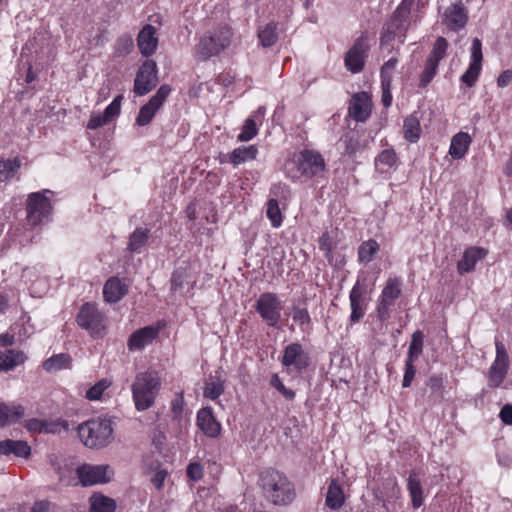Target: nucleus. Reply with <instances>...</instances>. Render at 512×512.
<instances>
[{
  "label": "nucleus",
  "mask_w": 512,
  "mask_h": 512,
  "mask_svg": "<svg viewBox=\"0 0 512 512\" xmlns=\"http://www.w3.org/2000/svg\"><path fill=\"white\" fill-rule=\"evenodd\" d=\"M259 486L264 498L276 506H286L296 497L294 484L283 473L269 469L260 474Z\"/></svg>",
  "instance_id": "1"
},
{
  "label": "nucleus",
  "mask_w": 512,
  "mask_h": 512,
  "mask_svg": "<svg viewBox=\"0 0 512 512\" xmlns=\"http://www.w3.org/2000/svg\"><path fill=\"white\" fill-rule=\"evenodd\" d=\"M78 435L86 447L92 449L104 448L113 439L112 422L106 417L90 419L79 425Z\"/></svg>",
  "instance_id": "2"
},
{
  "label": "nucleus",
  "mask_w": 512,
  "mask_h": 512,
  "mask_svg": "<svg viewBox=\"0 0 512 512\" xmlns=\"http://www.w3.org/2000/svg\"><path fill=\"white\" fill-rule=\"evenodd\" d=\"M131 389L135 408L138 411L149 409L154 405L158 392L161 389L158 373L155 371L138 373Z\"/></svg>",
  "instance_id": "3"
},
{
  "label": "nucleus",
  "mask_w": 512,
  "mask_h": 512,
  "mask_svg": "<svg viewBox=\"0 0 512 512\" xmlns=\"http://www.w3.org/2000/svg\"><path fill=\"white\" fill-rule=\"evenodd\" d=\"M285 167L293 179H299L301 176L314 177L325 170V161L319 152L305 149L294 154Z\"/></svg>",
  "instance_id": "4"
},
{
  "label": "nucleus",
  "mask_w": 512,
  "mask_h": 512,
  "mask_svg": "<svg viewBox=\"0 0 512 512\" xmlns=\"http://www.w3.org/2000/svg\"><path fill=\"white\" fill-rule=\"evenodd\" d=\"M233 37L229 26H220L202 36L195 47L197 59L206 61L228 48Z\"/></svg>",
  "instance_id": "5"
},
{
  "label": "nucleus",
  "mask_w": 512,
  "mask_h": 512,
  "mask_svg": "<svg viewBox=\"0 0 512 512\" xmlns=\"http://www.w3.org/2000/svg\"><path fill=\"white\" fill-rule=\"evenodd\" d=\"M47 194L50 190L34 192L28 195L26 200L27 221L32 226L40 225L52 213V205Z\"/></svg>",
  "instance_id": "6"
},
{
  "label": "nucleus",
  "mask_w": 512,
  "mask_h": 512,
  "mask_svg": "<svg viewBox=\"0 0 512 512\" xmlns=\"http://www.w3.org/2000/svg\"><path fill=\"white\" fill-rule=\"evenodd\" d=\"M282 303L277 294L272 292L262 293L256 301L255 310L261 319L272 328H279L282 316Z\"/></svg>",
  "instance_id": "7"
},
{
  "label": "nucleus",
  "mask_w": 512,
  "mask_h": 512,
  "mask_svg": "<svg viewBox=\"0 0 512 512\" xmlns=\"http://www.w3.org/2000/svg\"><path fill=\"white\" fill-rule=\"evenodd\" d=\"M447 40L439 36L436 38L433 48L425 61V66L420 74L419 87L426 88L435 77L439 63L445 58L448 49Z\"/></svg>",
  "instance_id": "8"
},
{
  "label": "nucleus",
  "mask_w": 512,
  "mask_h": 512,
  "mask_svg": "<svg viewBox=\"0 0 512 512\" xmlns=\"http://www.w3.org/2000/svg\"><path fill=\"white\" fill-rule=\"evenodd\" d=\"M77 323L87 330L93 338H100L104 335V315L93 303H85L81 306L77 315Z\"/></svg>",
  "instance_id": "9"
},
{
  "label": "nucleus",
  "mask_w": 512,
  "mask_h": 512,
  "mask_svg": "<svg viewBox=\"0 0 512 512\" xmlns=\"http://www.w3.org/2000/svg\"><path fill=\"white\" fill-rule=\"evenodd\" d=\"M496 357L487 372L488 386L490 388H498L502 385L509 369V356L505 345L495 342Z\"/></svg>",
  "instance_id": "10"
},
{
  "label": "nucleus",
  "mask_w": 512,
  "mask_h": 512,
  "mask_svg": "<svg viewBox=\"0 0 512 512\" xmlns=\"http://www.w3.org/2000/svg\"><path fill=\"white\" fill-rule=\"evenodd\" d=\"M77 476L82 486H92L107 483L113 476V470L109 465L83 464L77 468Z\"/></svg>",
  "instance_id": "11"
},
{
  "label": "nucleus",
  "mask_w": 512,
  "mask_h": 512,
  "mask_svg": "<svg viewBox=\"0 0 512 512\" xmlns=\"http://www.w3.org/2000/svg\"><path fill=\"white\" fill-rule=\"evenodd\" d=\"M401 280L398 278H389L382 290L380 300L377 304V314L381 321L390 317V308L401 295Z\"/></svg>",
  "instance_id": "12"
},
{
  "label": "nucleus",
  "mask_w": 512,
  "mask_h": 512,
  "mask_svg": "<svg viewBox=\"0 0 512 512\" xmlns=\"http://www.w3.org/2000/svg\"><path fill=\"white\" fill-rule=\"evenodd\" d=\"M157 83V64L154 60H146L136 75L134 92L138 96H143L155 88Z\"/></svg>",
  "instance_id": "13"
},
{
  "label": "nucleus",
  "mask_w": 512,
  "mask_h": 512,
  "mask_svg": "<svg viewBox=\"0 0 512 512\" xmlns=\"http://www.w3.org/2000/svg\"><path fill=\"white\" fill-rule=\"evenodd\" d=\"M468 10L462 2H457L445 8L441 23L451 31L458 32L465 28L468 22Z\"/></svg>",
  "instance_id": "14"
},
{
  "label": "nucleus",
  "mask_w": 512,
  "mask_h": 512,
  "mask_svg": "<svg viewBox=\"0 0 512 512\" xmlns=\"http://www.w3.org/2000/svg\"><path fill=\"white\" fill-rule=\"evenodd\" d=\"M171 92L168 85H162L154 96L151 97L148 103L141 107L139 114L136 118V123L139 126H145L150 123L158 109L163 105L166 98Z\"/></svg>",
  "instance_id": "15"
},
{
  "label": "nucleus",
  "mask_w": 512,
  "mask_h": 512,
  "mask_svg": "<svg viewBox=\"0 0 512 512\" xmlns=\"http://www.w3.org/2000/svg\"><path fill=\"white\" fill-rule=\"evenodd\" d=\"M367 39L359 37L345 56V66L352 73H359L364 68L365 57L368 51Z\"/></svg>",
  "instance_id": "16"
},
{
  "label": "nucleus",
  "mask_w": 512,
  "mask_h": 512,
  "mask_svg": "<svg viewBox=\"0 0 512 512\" xmlns=\"http://www.w3.org/2000/svg\"><path fill=\"white\" fill-rule=\"evenodd\" d=\"M365 295V284L361 283L360 280H357L349 294L351 308L350 322L352 324L359 322L365 316L367 309Z\"/></svg>",
  "instance_id": "17"
},
{
  "label": "nucleus",
  "mask_w": 512,
  "mask_h": 512,
  "mask_svg": "<svg viewBox=\"0 0 512 512\" xmlns=\"http://www.w3.org/2000/svg\"><path fill=\"white\" fill-rule=\"evenodd\" d=\"M372 103L367 92H359L352 96L348 108L349 116L357 122H364L371 114Z\"/></svg>",
  "instance_id": "18"
},
{
  "label": "nucleus",
  "mask_w": 512,
  "mask_h": 512,
  "mask_svg": "<svg viewBox=\"0 0 512 512\" xmlns=\"http://www.w3.org/2000/svg\"><path fill=\"white\" fill-rule=\"evenodd\" d=\"M282 364L285 367L293 366L297 370H303L309 365V357L303 350L301 344L292 343L286 346L284 350Z\"/></svg>",
  "instance_id": "19"
},
{
  "label": "nucleus",
  "mask_w": 512,
  "mask_h": 512,
  "mask_svg": "<svg viewBox=\"0 0 512 512\" xmlns=\"http://www.w3.org/2000/svg\"><path fill=\"white\" fill-rule=\"evenodd\" d=\"M158 333L159 329L154 326H146L134 331L128 339V349L130 351H141L153 342Z\"/></svg>",
  "instance_id": "20"
},
{
  "label": "nucleus",
  "mask_w": 512,
  "mask_h": 512,
  "mask_svg": "<svg viewBox=\"0 0 512 512\" xmlns=\"http://www.w3.org/2000/svg\"><path fill=\"white\" fill-rule=\"evenodd\" d=\"M156 32V28L150 24H146L140 30L137 36V44L143 56H151L156 51L158 46Z\"/></svg>",
  "instance_id": "21"
},
{
  "label": "nucleus",
  "mask_w": 512,
  "mask_h": 512,
  "mask_svg": "<svg viewBox=\"0 0 512 512\" xmlns=\"http://www.w3.org/2000/svg\"><path fill=\"white\" fill-rule=\"evenodd\" d=\"M197 426L208 437L214 438L220 434L221 425L215 419L211 408H202L197 413Z\"/></svg>",
  "instance_id": "22"
},
{
  "label": "nucleus",
  "mask_w": 512,
  "mask_h": 512,
  "mask_svg": "<svg viewBox=\"0 0 512 512\" xmlns=\"http://www.w3.org/2000/svg\"><path fill=\"white\" fill-rule=\"evenodd\" d=\"M487 255V250L481 247H470L464 251L463 257L457 264L459 274L463 275L474 270L476 263Z\"/></svg>",
  "instance_id": "23"
},
{
  "label": "nucleus",
  "mask_w": 512,
  "mask_h": 512,
  "mask_svg": "<svg viewBox=\"0 0 512 512\" xmlns=\"http://www.w3.org/2000/svg\"><path fill=\"white\" fill-rule=\"evenodd\" d=\"M128 293V287L118 277L109 278L103 287V296L108 303L119 302Z\"/></svg>",
  "instance_id": "24"
},
{
  "label": "nucleus",
  "mask_w": 512,
  "mask_h": 512,
  "mask_svg": "<svg viewBox=\"0 0 512 512\" xmlns=\"http://www.w3.org/2000/svg\"><path fill=\"white\" fill-rule=\"evenodd\" d=\"M28 359L21 350L8 349L0 351V371H9L23 364Z\"/></svg>",
  "instance_id": "25"
},
{
  "label": "nucleus",
  "mask_w": 512,
  "mask_h": 512,
  "mask_svg": "<svg viewBox=\"0 0 512 512\" xmlns=\"http://www.w3.org/2000/svg\"><path fill=\"white\" fill-rule=\"evenodd\" d=\"M31 453V448L26 441L22 440H4L0 442V454H13L17 457L27 458Z\"/></svg>",
  "instance_id": "26"
},
{
  "label": "nucleus",
  "mask_w": 512,
  "mask_h": 512,
  "mask_svg": "<svg viewBox=\"0 0 512 512\" xmlns=\"http://www.w3.org/2000/svg\"><path fill=\"white\" fill-rule=\"evenodd\" d=\"M375 169L380 173H390L397 168L398 156L393 149H385L375 158Z\"/></svg>",
  "instance_id": "27"
},
{
  "label": "nucleus",
  "mask_w": 512,
  "mask_h": 512,
  "mask_svg": "<svg viewBox=\"0 0 512 512\" xmlns=\"http://www.w3.org/2000/svg\"><path fill=\"white\" fill-rule=\"evenodd\" d=\"M471 137L468 133L459 132L452 137L449 154L453 159L463 158L470 146Z\"/></svg>",
  "instance_id": "28"
},
{
  "label": "nucleus",
  "mask_w": 512,
  "mask_h": 512,
  "mask_svg": "<svg viewBox=\"0 0 512 512\" xmlns=\"http://www.w3.org/2000/svg\"><path fill=\"white\" fill-rule=\"evenodd\" d=\"M24 407L20 404L9 405L0 403V427L16 422L24 416Z\"/></svg>",
  "instance_id": "29"
},
{
  "label": "nucleus",
  "mask_w": 512,
  "mask_h": 512,
  "mask_svg": "<svg viewBox=\"0 0 512 512\" xmlns=\"http://www.w3.org/2000/svg\"><path fill=\"white\" fill-rule=\"evenodd\" d=\"M72 365V358L67 353H60L46 359L42 366L43 369L49 373L57 372L62 369H70Z\"/></svg>",
  "instance_id": "30"
},
{
  "label": "nucleus",
  "mask_w": 512,
  "mask_h": 512,
  "mask_svg": "<svg viewBox=\"0 0 512 512\" xmlns=\"http://www.w3.org/2000/svg\"><path fill=\"white\" fill-rule=\"evenodd\" d=\"M90 512H114L116 502L103 494H93L90 499Z\"/></svg>",
  "instance_id": "31"
},
{
  "label": "nucleus",
  "mask_w": 512,
  "mask_h": 512,
  "mask_svg": "<svg viewBox=\"0 0 512 512\" xmlns=\"http://www.w3.org/2000/svg\"><path fill=\"white\" fill-rule=\"evenodd\" d=\"M422 129L417 117L410 115L404 119L403 133L404 138L410 142L415 143L419 140Z\"/></svg>",
  "instance_id": "32"
},
{
  "label": "nucleus",
  "mask_w": 512,
  "mask_h": 512,
  "mask_svg": "<svg viewBox=\"0 0 512 512\" xmlns=\"http://www.w3.org/2000/svg\"><path fill=\"white\" fill-rule=\"evenodd\" d=\"M257 152L258 150L254 145L238 147L231 152L229 156L230 162L234 166H238L246 161L255 159Z\"/></svg>",
  "instance_id": "33"
},
{
  "label": "nucleus",
  "mask_w": 512,
  "mask_h": 512,
  "mask_svg": "<svg viewBox=\"0 0 512 512\" xmlns=\"http://www.w3.org/2000/svg\"><path fill=\"white\" fill-rule=\"evenodd\" d=\"M325 502L326 505L333 510L339 509L344 503L343 490L334 479L328 486Z\"/></svg>",
  "instance_id": "34"
},
{
  "label": "nucleus",
  "mask_w": 512,
  "mask_h": 512,
  "mask_svg": "<svg viewBox=\"0 0 512 512\" xmlns=\"http://www.w3.org/2000/svg\"><path fill=\"white\" fill-rule=\"evenodd\" d=\"M414 508H419L423 504V491L420 480L415 472L410 473L407 485Z\"/></svg>",
  "instance_id": "35"
},
{
  "label": "nucleus",
  "mask_w": 512,
  "mask_h": 512,
  "mask_svg": "<svg viewBox=\"0 0 512 512\" xmlns=\"http://www.w3.org/2000/svg\"><path fill=\"white\" fill-rule=\"evenodd\" d=\"M224 392V381L219 375L211 376L205 383L203 395L211 400L217 399Z\"/></svg>",
  "instance_id": "36"
},
{
  "label": "nucleus",
  "mask_w": 512,
  "mask_h": 512,
  "mask_svg": "<svg viewBox=\"0 0 512 512\" xmlns=\"http://www.w3.org/2000/svg\"><path fill=\"white\" fill-rule=\"evenodd\" d=\"M260 44L264 48L273 46L278 41L277 26L271 22L258 31Z\"/></svg>",
  "instance_id": "37"
},
{
  "label": "nucleus",
  "mask_w": 512,
  "mask_h": 512,
  "mask_svg": "<svg viewBox=\"0 0 512 512\" xmlns=\"http://www.w3.org/2000/svg\"><path fill=\"white\" fill-rule=\"evenodd\" d=\"M379 251V244L374 239L363 242L358 248L360 262L369 263Z\"/></svg>",
  "instance_id": "38"
},
{
  "label": "nucleus",
  "mask_w": 512,
  "mask_h": 512,
  "mask_svg": "<svg viewBox=\"0 0 512 512\" xmlns=\"http://www.w3.org/2000/svg\"><path fill=\"white\" fill-rule=\"evenodd\" d=\"M149 230L146 228H137L129 238L128 249L131 252H140L141 248L147 243Z\"/></svg>",
  "instance_id": "39"
},
{
  "label": "nucleus",
  "mask_w": 512,
  "mask_h": 512,
  "mask_svg": "<svg viewBox=\"0 0 512 512\" xmlns=\"http://www.w3.org/2000/svg\"><path fill=\"white\" fill-rule=\"evenodd\" d=\"M424 335L421 331L417 330L412 334L411 342L408 349L407 360L415 361L422 353Z\"/></svg>",
  "instance_id": "40"
},
{
  "label": "nucleus",
  "mask_w": 512,
  "mask_h": 512,
  "mask_svg": "<svg viewBox=\"0 0 512 512\" xmlns=\"http://www.w3.org/2000/svg\"><path fill=\"white\" fill-rule=\"evenodd\" d=\"M112 385V381L108 378H103L98 381L95 385L90 387L86 392V398L90 401L100 400L103 393Z\"/></svg>",
  "instance_id": "41"
},
{
  "label": "nucleus",
  "mask_w": 512,
  "mask_h": 512,
  "mask_svg": "<svg viewBox=\"0 0 512 512\" xmlns=\"http://www.w3.org/2000/svg\"><path fill=\"white\" fill-rule=\"evenodd\" d=\"M267 217L273 227L278 228L282 224V214L276 199H270L267 203Z\"/></svg>",
  "instance_id": "42"
},
{
  "label": "nucleus",
  "mask_w": 512,
  "mask_h": 512,
  "mask_svg": "<svg viewBox=\"0 0 512 512\" xmlns=\"http://www.w3.org/2000/svg\"><path fill=\"white\" fill-rule=\"evenodd\" d=\"M20 161L18 159H8L6 161H0V179L7 180L11 178L14 173L20 167Z\"/></svg>",
  "instance_id": "43"
},
{
  "label": "nucleus",
  "mask_w": 512,
  "mask_h": 512,
  "mask_svg": "<svg viewBox=\"0 0 512 512\" xmlns=\"http://www.w3.org/2000/svg\"><path fill=\"white\" fill-rule=\"evenodd\" d=\"M188 278V269L186 266H179L172 274L171 289L174 291L181 290L184 282Z\"/></svg>",
  "instance_id": "44"
},
{
  "label": "nucleus",
  "mask_w": 512,
  "mask_h": 512,
  "mask_svg": "<svg viewBox=\"0 0 512 512\" xmlns=\"http://www.w3.org/2000/svg\"><path fill=\"white\" fill-rule=\"evenodd\" d=\"M258 133L257 124L253 118L246 119L241 133L238 135L237 139L239 141H249L254 138Z\"/></svg>",
  "instance_id": "45"
},
{
  "label": "nucleus",
  "mask_w": 512,
  "mask_h": 512,
  "mask_svg": "<svg viewBox=\"0 0 512 512\" xmlns=\"http://www.w3.org/2000/svg\"><path fill=\"white\" fill-rule=\"evenodd\" d=\"M293 320L300 325L302 329L309 326L311 323V317L306 308L300 306L292 307Z\"/></svg>",
  "instance_id": "46"
},
{
  "label": "nucleus",
  "mask_w": 512,
  "mask_h": 512,
  "mask_svg": "<svg viewBox=\"0 0 512 512\" xmlns=\"http://www.w3.org/2000/svg\"><path fill=\"white\" fill-rule=\"evenodd\" d=\"M481 69L482 66L470 63L466 72L461 76V81L468 87L474 86L480 75Z\"/></svg>",
  "instance_id": "47"
},
{
  "label": "nucleus",
  "mask_w": 512,
  "mask_h": 512,
  "mask_svg": "<svg viewBox=\"0 0 512 512\" xmlns=\"http://www.w3.org/2000/svg\"><path fill=\"white\" fill-rule=\"evenodd\" d=\"M122 98H123L122 95H118L117 97L114 98V100L104 110L103 114L109 122L112 121L113 119H115L119 115L120 109H121Z\"/></svg>",
  "instance_id": "48"
},
{
  "label": "nucleus",
  "mask_w": 512,
  "mask_h": 512,
  "mask_svg": "<svg viewBox=\"0 0 512 512\" xmlns=\"http://www.w3.org/2000/svg\"><path fill=\"white\" fill-rule=\"evenodd\" d=\"M183 409H184V398L181 394H179L171 402V413H172L173 419L178 421L179 423L183 419Z\"/></svg>",
  "instance_id": "49"
},
{
  "label": "nucleus",
  "mask_w": 512,
  "mask_h": 512,
  "mask_svg": "<svg viewBox=\"0 0 512 512\" xmlns=\"http://www.w3.org/2000/svg\"><path fill=\"white\" fill-rule=\"evenodd\" d=\"M271 385L277 389L281 395L287 400H293L295 397V392L292 389L285 387L282 383L281 379L277 374H274L271 378Z\"/></svg>",
  "instance_id": "50"
},
{
  "label": "nucleus",
  "mask_w": 512,
  "mask_h": 512,
  "mask_svg": "<svg viewBox=\"0 0 512 512\" xmlns=\"http://www.w3.org/2000/svg\"><path fill=\"white\" fill-rule=\"evenodd\" d=\"M470 50H471L470 63L482 66L483 55H482V43H481L480 39L474 38L472 40V45H471Z\"/></svg>",
  "instance_id": "51"
},
{
  "label": "nucleus",
  "mask_w": 512,
  "mask_h": 512,
  "mask_svg": "<svg viewBox=\"0 0 512 512\" xmlns=\"http://www.w3.org/2000/svg\"><path fill=\"white\" fill-rule=\"evenodd\" d=\"M345 152L349 155L356 153L359 150L360 143L358 137L354 133H348L344 136Z\"/></svg>",
  "instance_id": "52"
},
{
  "label": "nucleus",
  "mask_w": 512,
  "mask_h": 512,
  "mask_svg": "<svg viewBox=\"0 0 512 512\" xmlns=\"http://www.w3.org/2000/svg\"><path fill=\"white\" fill-rule=\"evenodd\" d=\"M319 248L324 252L325 257L330 260L332 258V237L329 232H325L319 238Z\"/></svg>",
  "instance_id": "53"
},
{
  "label": "nucleus",
  "mask_w": 512,
  "mask_h": 512,
  "mask_svg": "<svg viewBox=\"0 0 512 512\" xmlns=\"http://www.w3.org/2000/svg\"><path fill=\"white\" fill-rule=\"evenodd\" d=\"M109 123L104 114H100L99 112H92L90 115V119L87 124V128L91 130H95L105 124Z\"/></svg>",
  "instance_id": "54"
},
{
  "label": "nucleus",
  "mask_w": 512,
  "mask_h": 512,
  "mask_svg": "<svg viewBox=\"0 0 512 512\" xmlns=\"http://www.w3.org/2000/svg\"><path fill=\"white\" fill-rule=\"evenodd\" d=\"M414 361L406 360L405 363V373L402 381L403 387H409L414 379L416 370L413 365Z\"/></svg>",
  "instance_id": "55"
},
{
  "label": "nucleus",
  "mask_w": 512,
  "mask_h": 512,
  "mask_svg": "<svg viewBox=\"0 0 512 512\" xmlns=\"http://www.w3.org/2000/svg\"><path fill=\"white\" fill-rule=\"evenodd\" d=\"M397 62V58H391L384 63L381 68V81L386 80V78H388L389 81L392 80V72L395 69Z\"/></svg>",
  "instance_id": "56"
},
{
  "label": "nucleus",
  "mask_w": 512,
  "mask_h": 512,
  "mask_svg": "<svg viewBox=\"0 0 512 512\" xmlns=\"http://www.w3.org/2000/svg\"><path fill=\"white\" fill-rule=\"evenodd\" d=\"M391 81L388 78L386 80L381 81L382 87V103L385 107H389L392 104V95L390 92Z\"/></svg>",
  "instance_id": "57"
},
{
  "label": "nucleus",
  "mask_w": 512,
  "mask_h": 512,
  "mask_svg": "<svg viewBox=\"0 0 512 512\" xmlns=\"http://www.w3.org/2000/svg\"><path fill=\"white\" fill-rule=\"evenodd\" d=\"M187 475L193 481H198L203 476V468L199 463H190L187 467Z\"/></svg>",
  "instance_id": "58"
},
{
  "label": "nucleus",
  "mask_w": 512,
  "mask_h": 512,
  "mask_svg": "<svg viewBox=\"0 0 512 512\" xmlns=\"http://www.w3.org/2000/svg\"><path fill=\"white\" fill-rule=\"evenodd\" d=\"M428 386L433 393L442 394L444 389L443 379L440 376H431L429 378Z\"/></svg>",
  "instance_id": "59"
},
{
  "label": "nucleus",
  "mask_w": 512,
  "mask_h": 512,
  "mask_svg": "<svg viewBox=\"0 0 512 512\" xmlns=\"http://www.w3.org/2000/svg\"><path fill=\"white\" fill-rule=\"evenodd\" d=\"M501 421L506 425H512V404L504 405L499 413Z\"/></svg>",
  "instance_id": "60"
},
{
  "label": "nucleus",
  "mask_w": 512,
  "mask_h": 512,
  "mask_svg": "<svg viewBox=\"0 0 512 512\" xmlns=\"http://www.w3.org/2000/svg\"><path fill=\"white\" fill-rule=\"evenodd\" d=\"M512 81V70H504L497 78V85L500 88H504Z\"/></svg>",
  "instance_id": "61"
},
{
  "label": "nucleus",
  "mask_w": 512,
  "mask_h": 512,
  "mask_svg": "<svg viewBox=\"0 0 512 512\" xmlns=\"http://www.w3.org/2000/svg\"><path fill=\"white\" fill-rule=\"evenodd\" d=\"M168 473L165 470H159L155 473V475L152 477L151 482L153 485L160 490L163 486V483L167 477Z\"/></svg>",
  "instance_id": "62"
},
{
  "label": "nucleus",
  "mask_w": 512,
  "mask_h": 512,
  "mask_svg": "<svg viewBox=\"0 0 512 512\" xmlns=\"http://www.w3.org/2000/svg\"><path fill=\"white\" fill-rule=\"evenodd\" d=\"M25 427L27 428L28 431H30L32 433H36V432L42 431L44 424L42 421H40L36 418H33V419H29L28 421H26Z\"/></svg>",
  "instance_id": "63"
},
{
  "label": "nucleus",
  "mask_w": 512,
  "mask_h": 512,
  "mask_svg": "<svg viewBox=\"0 0 512 512\" xmlns=\"http://www.w3.org/2000/svg\"><path fill=\"white\" fill-rule=\"evenodd\" d=\"M15 336L10 333H2L0 334V346L8 347L15 344Z\"/></svg>",
  "instance_id": "64"
}]
</instances>
